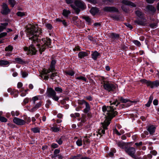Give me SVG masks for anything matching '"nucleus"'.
<instances>
[{"instance_id": "1", "label": "nucleus", "mask_w": 159, "mask_h": 159, "mask_svg": "<svg viewBox=\"0 0 159 159\" xmlns=\"http://www.w3.org/2000/svg\"><path fill=\"white\" fill-rule=\"evenodd\" d=\"M26 30L29 39L33 43H35L38 39V37H39V35L42 33L41 29L38 28L37 25H29Z\"/></svg>"}, {"instance_id": "2", "label": "nucleus", "mask_w": 159, "mask_h": 159, "mask_svg": "<svg viewBox=\"0 0 159 159\" xmlns=\"http://www.w3.org/2000/svg\"><path fill=\"white\" fill-rule=\"evenodd\" d=\"M110 102L111 106H107V109L106 116L109 117L110 119L109 120H111V119L117 115L118 112L114 111L116 109V107L120 104V102L118 101L117 99H114V101L112 103L111 101Z\"/></svg>"}, {"instance_id": "3", "label": "nucleus", "mask_w": 159, "mask_h": 159, "mask_svg": "<svg viewBox=\"0 0 159 159\" xmlns=\"http://www.w3.org/2000/svg\"><path fill=\"white\" fill-rule=\"evenodd\" d=\"M74 3L76 6L73 4H71L70 6L77 14H79L80 11V8L83 9H84L85 8V3L81 0H75L74 2Z\"/></svg>"}, {"instance_id": "4", "label": "nucleus", "mask_w": 159, "mask_h": 159, "mask_svg": "<svg viewBox=\"0 0 159 159\" xmlns=\"http://www.w3.org/2000/svg\"><path fill=\"white\" fill-rule=\"evenodd\" d=\"M40 43L42 44L40 47H39V51L41 54L47 48H51V40L48 38H42L40 41Z\"/></svg>"}, {"instance_id": "5", "label": "nucleus", "mask_w": 159, "mask_h": 159, "mask_svg": "<svg viewBox=\"0 0 159 159\" xmlns=\"http://www.w3.org/2000/svg\"><path fill=\"white\" fill-rule=\"evenodd\" d=\"M140 81L143 84H146L148 87H150L152 89L154 87H157L159 86V80H156L151 81L149 80H147L145 79H142Z\"/></svg>"}, {"instance_id": "6", "label": "nucleus", "mask_w": 159, "mask_h": 159, "mask_svg": "<svg viewBox=\"0 0 159 159\" xmlns=\"http://www.w3.org/2000/svg\"><path fill=\"white\" fill-rule=\"evenodd\" d=\"M47 95L49 98H52L53 100L57 101L59 98L56 95V93L52 88H48L47 91Z\"/></svg>"}, {"instance_id": "7", "label": "nucleus", "mask_w": 159, "mask_h": 159, "mask_svg": "<svg viewBox=\"0 0 159 159\" xmlns=\"http://www.w3.org/2000/svg\"><path fill=\"white\" fill-rule=\"evenodd\" d=\"M104 88L109 92L114 91L116 88L115 84L108 82H105L103 84Z\"/></svg>"}, {"instance_id": "8", "label": "nucleus", "mask_w": 159, "mask_h": 159, "mask_svg": "<svg viewBox=\"0 0 159 159\" xmlns=\"http://www.w3.org/2000/svg\"><path fill=\"white\" fill-rule=\"evenodd\" d=\"M125 152L130 156L134 159H136L134 154L135 152V149L133 147H129L128 145L125 149Z\"/></svg>"}, {"instance_id": "9", "label": "nucleus", "mask_w": 159, "mask_h": 159, "mask_svg": "<svg viewBox=\"0 0 159 159\" xmlns=\"http://www.w3.org/2000/svg\"><path fill=\"white\" fill-rule=\"evenodd\" d=\"M24 50L25 51H27V54H31L32 55H35L37 51L33 44H31L29 47H25L24 48Z\"/></svg>"}, {"instance_id": "10", "label": "nucleus", "mask_w": 159, "mask_h": 159, "mask_svg": "<svg viewBox=\"0 0 159 159\" xmlns=\"http://www.w3.org/2000/svg\"><path fill=\"white\" fill-rule=\"evenodd\" d=\"M2 9L1 13L3 15H6L8 14L11 11L10 10L7 4L3 3L2 6Z\"/></svg>"}, {"instance_id": "11", "label": "nucleus", "mask_w": 159, "mask_h": 159, "mask_svg": "<svg viewBox=\"0 0 159 159\" xmlns=\"http://www.w3.org/2000/svg\"><path fill=\"white\" fill-rule=\"evenodd\" d=\"M110 120H106L103 123H102V126L103 129L102 130H100L99 132V134H104L105 133V129H107V126L110 124Z\"/></svg>"}, {"instance_id": "12", "label": "nucleus", "mask_w": 159, "mask_h": 159, "mask_svg": "<svg viewBox=\"0 0 159 159\" xmlns=\"http://www.w3.org/2000/svg\"><path fill=\"white\" fill-rule=\"evenodd\" d=\"M103 11L106 12H118V9L114 7H106L103 8Z\"/></svg>"}, {"instance_id": "13", "label": "nucleus", "mask_w": 159, "mask_h": 159, "mask_svg": "<svg viewBox=\"0 0 159 159\" xmlns=\"http://www.w3.org/2000/svg\"><path fill=\"white\" fill-rule=\"evenodd\" d=\"M145 10L147 12L154 14L156 10L152 5H148L146 7Z\"/></svg>"}, {"instance_id": "14", "label": "nucleus", "mask_w": 159, "mask_h": 159, "mask_svg": "<svg viewBox=\"0 0 159 159\" xmlns=\"http://www.w3.org/2000/svg\"><path fill=\"white\" fill-rule=\"evenodd\" d=\"M13 121L15 123L19 125H24L26 123L25 121L24 120L16 117L14 118Z\"/></svg>"}, {"instance_id": "15", "label": "nucleus", "mask_w": 159, "mask_h": 159, "mask_svg": "<svg viewBox=\"0 0 159 159\" xmlns=\"http://www.w3.org/2000/svg\"><path fill=\"white\" fill-rule=\"evenodd\" d=\"M116 99H117L118 101L120 103L121 102L122 103H125L128 102V106H129L131 105V103L134 102L129 100L127 99H125L123 97H118V98Z\"/></svg>"}, {"instance_id": "16", "label": "nucleus", "mask_w": 159, "mask_h": 159, "mask_svg": "<svg viewBox=\"0 0 159 159\" xmlns=\"http://www.w3.org/2000/svg\"><path fill=\"white\" fill-rule=\"evenodd\" d=\"M146 21L147 20L145 19H143V20L138 19L134 20V22L139 25L145 26L147 24Z\"/></svg>"}, {"instance_id": "17", "label": "nucleus", "mask_w": 159, "mask_h": 159, "mask_svg": "<svg viewBox=\"0 0 159 159\" xmlns=\"http://www.w3.org/2000/svg\"><path fill=\"white\" fill-rule=\"evenodd\" d=\"M116 144L118 147H120L121 148L124 149H125L128 145L126 143H124L122 141H116Z\"/></svg>"}, {"instance_id": "18", "label": "nucleus", "mask_w": 159, "mask_h": 159, "mask_svg": "<svg viewBox=\"0 0 159 159\" xmlns=\"http://www.w3.org/2000/svg\"><path fill=\"white\" fill-rule=\"evenodd\" d=\"M42 105V102L40 101L37 103L33 108L30 109L29 111L31 112H34L38 108L40 107Z\"/></svg>"}, {"instance_id": "19", "label": "nucleus", "mask_w": 159, "mask_h": 159, "mask_svg": "<svg viewBox=\"0 0 159 159\" xmlns=\"http://www.w3.org/2000/svg\"><path fill=\"white\" fill-rule=\"evenodd\" d=\"M147 130L150 134H153L155 132L156 127L153 125L148 126L147 127Z\"/></svg>"}, {"instance_id": "20", "label": "nucleus", "mask_w": 159, "mask_h": 159, "mask_svg": "<svg viewBox=\"0 0 159 159\" xmlns=\"http://www.w3.org/2000/svg\"><path fill=\"white\" fill-rule=\"evenodd\" d=\"M121 3L124 5L131 6L132 7H135L136 6V5L133 2L126 0H123L121 1Z\"/></svg>"}, {"instance_id": "21", "label": "nucleus", "mask_w": 159, "mask_h": 159, "mask_svg": "<svg viewBox=\"0 0 159 159\" xmlns=\"http://www.w3.org/2000/svg\"><path fill=\"white\" fill-rule=\"evenodd\" d=\"M50 77L52 80H54V81L56 82L57 81V79L59 78V76L57 72H54L50 75Z\"/></svg>"}, {"instance_id": "22", "label": "nucleus", "mask_w": 159, "mask_h": 159, "mask_svg": "<svg viewBox=\"0 0 159 159\" xmlns=\"http://www.w3.org/2000/svg\"><path fill=\"white\" fill-rule=\"evenodd\" d=\"M99 11L98 9L96 7H92L90 10V13L93 15H95L96 14L98 13Z\"/></svg>"}, {"instance_id": "23", "label": "nucleus", "mask_w": 159, "mask_h": 159, "mask_svg": "<svg viewBox=\"0 0 159 159\" xmlns=\"http://www.w3.org/2000/svg\"><path fill=\"white\" fill-rule=\"evenodd\" d=\"M9 64V62L7 60H0V66H8Z\"/></svg>"}, {"instance_id": "24", "label": "nucleus", "mask_w": 159, "mask_h": 159, "mask_svg": "<svg viewBox=\"0 0 159 159\" xmlns=\"http://www.w3.org/2000/svg\"><path fill=\"white\" fill-rule=\"evenodd\" d=\"M88 55V53L85 52H79L78 54V57L81 59L83 58Z\"/></svg>"}, {"instance_id": "25", "label": "nucleus", "mask_w": 159, "mask_h": 159, "mask_svg": "<svg viewBox=\"0 0 159 159\" xmlns=\"http://www.w3.org/2000/svg\"><path fill=\"white\" fill-rule=\"evenodd\" d=\"M85 107L83 110V111L84 113H88L91 110V107L89 104L88 102L85 104Z\"/></svg>"}, {"instance_id": "26", "label": "nucleus", "mask_w": 159, "mask_h": 159, "mask_svg": "<svg viewBox=\"0 0 159 159\" xmlns=\"http://www.w3.org/2000/svg\"><path fill=\"white\" fill-rule=\"evenodd\" d=\"M16 62L19 64H23L25 63V62L20 57H16L15 59Z\"/></svg>"}, {"instance_id": "27", "label": "nucleus", "mask_w": 159, "mask_h": 159, "mask_svg": "<svg viewBox=\"0 0 159 159\" xmlns=\"http://www.w3.org/2000/svg\"><path fill=\"white\" fill-rule=\"evenodd\" d=\"M82 18L88 23V24L90 25L91 24L92 19L88 16H84L82 17Z\"/></svg>"}, {"instance_id": "28", "label": "nucleus", "mask_w": 159, "mask_h": 159, "mask_svg": "<svg viewBox=\"0 0 159 159\" xmlns=\"http://www.w3.org/2000/svg\"><path fill=\"white\" fill-rule=\"evenodd\" d=\"M99 53L96 51H95L92 54V57L94 60H96Z\"/></svg>"}, {"instance_id": "29", "label": "nucleus", "mask_w": 159, "mask_h": 159, "mask_svg": "<svg viewBox=\"0 0 159 159\" xmlns=\"http://www.w3.org/2000/svg\"><path fill=\"white\" fill-rule=\"evenodd\" d=\"M110 36V37L113 39H118L120 36L119 34L115 33L111 34Z\"/></svg>"}, {"instance_id": "30", "label": "nucleus", "mask_w": 159, "mask_h": 159, "mask_svg": "<svg viewBox=\"0 0 159 159\" xmlns=\"http://www.w3.org/2000/svg\"><path fill=\"white\" fill-rule=\"evenodd\" d=\"M153 99V97L151 95L148 100V101L146 104L145 105L146 107H149L150 106L151 104L152 103V101Z\"/></svg>"}, {"instance_id": "31", "label": "nucleus", "mask_w": 159, "mask_h": 159, "mask_svg": "<svg viewBox=\"0 0 159 159\" xmlns=\"http://www.w3.org/2000/svg\"><path fill=\"white\" fill-rule=\"evenodd\" d=\"M65 73L66 75H69L71 76H73L75 74L74 71L71 70L66 71Z\"/></svg>"}, {"instance_id": "32", "label": "nucleus", "mask_w": 159, "mask_h": 159, "mask_svg": "<svg viewBox=\"0 0 159 159\" xmlns=\"http://www.w3.org/2000/svg\"><path fill=\"white\" fill-rule=\"evenodd\" d=\"M70 13V12L69 10H67L66 9H64L63 11L62 15L65 17H67L68 14Z\"/></svg>"}, {"instance_id": "33", "label": "nucleus", "mask_w": 159, "mask_h": 159, "mask_svg": "<svg viewBox=\"0 0 159 159\" xmlns=\"http://www.w3.org/2000/svg\"><path fill=\"white\" fill-rule=\"evenodd\" d=\"M143 13L139 10H137L135 11V14L136 15L141 18L143 16Z\"/></svg>"}, {"instance_id": "34", "label": "nucleus", "mask_w": 159, "mask_h": 159, "mask_svg": "<svg viewBox=\"0 0 159 159\" xmlns=\"http://www.w3.org/2000/svg\"><path fill=\"white\" fill-rule=\"evenodd\" d=\"M31 130L34 133H39L40 132V129L38 127H35L31 129Z\"/></svg>"}, {"instance_id": "35", "label": "nucleus", "mask_w": 159, "mask_h": 159, "mask_svg": "<svg viewBox=\"0 0 159 159\" xmlns=\"http://www.w3.org/2000/svg\"><path fill=\"white\" fill-rule=\"evenodd\" d=\"M9 4L12 7H13L16 3L15 0H9Z\"/></svg>"}, {"instance_id": "36", "label": "nucleus", "mask_w": 159, "mask_h": 159, "mask_svg": "<svg viewBox=\"0 0 159 159\" xmlns=\"http://www.w3.org/2000/svg\"><path fill=\"white\" fill-rule=\"evenodd\" d=\"M60 150L59 149H55L54 152V154L53 157H57V154L60 153Z\"/></svg>"}, {"instance_id": "37", "label": "nucleus", "mask_w": 159, "mask_h": 159, "mask_svg": "<svg viewBox=\"0 0 159 159\" xmlns=\"http://www.w3.org/2000/svg\"><path fill=\"white\" fill-rule=\"evenodd\" d=\"M50 130L54 132H57L60 130V129L58 127H51Z\"/></svg>"}, {"instance_id": "38", "label": "nucleus", "mask_w": 159, "mask_h": 159, "mask_svg": "<svg viewBox=\"0 0 159 159\" xmlns=\"http://www.w3.org/2000/svg\"><path fill=\"white\" fill-rule=\"evenodd\" d=\"M75 79L77 80H81L84 82H86L87 79L86 78L82 76H80L75 78Z\"/></svg>"}, {"instance_id": "39", "label": "nucleus", "mask_w": 159, "mask_h": 159, "mask_svg": "<svg viewBox=\"0 0 159 159\" xmlns=\"http://www.w3.org/2000/svg\"><path fill=\"white\" fill-rule=\"evenodd\" d=\"M121 8L125 12H128L129 11V9L127 7L124 5H122L121 6Z\"/></svg>"}, {"instance_id": "40", "label": "nucleus", "mask_w": 159, "mask_h": 159, "mask_svg": "<svg viewBox=\"0 0 159 159\" xmlns=\"http://www.w3.org/2000/svg\"><path fill=\"white\" fill-rule=\"evenodd\" d=\"M54 90L58 93H61L62 92V89L60 87H55L54 88Z\"/></svg>"}, {"instance_id": "41", "label": "nucleus", "mask_w": 159, "mask_h": 159, "mask_svg": "<svg viewBox=\"0 0 159 159\" xmlns=\"http://www.w3.org/2000/svg\"><path fill=\"white\" fill-rule=\"evenodd\" d=\"M13 49V47L12 46L9 45L5 48V50L6 51H11Z\"/></svg>"}, {"instance_id": "42", "label": "nucleus", "mask_w": 159, "mask_h": 159, "mask_svg": "<svg viewBox=\"0 0 159 159\" xmlns=\"http://www.w3.org/2000/svg\"><path fill=\"white\" fill-rule=\"evenodd\" d=\"M11 114L12 116H18L19 115L20 113L19 111H12L11 112Z\"/></svg>"}, {"instance_id": "43", "label": "nucleus", "mask_w": 159, "mask_h": 159, "mask_svg": "<svg viewBox=\"0 0 159 159\" xmlns=\"http://www.w3.org/2000/svg\"><path fill=\"white\" fill-rule=\"evenodd\" d=\"M133 43L137 46L140 47L141 46V44L139 41L137 40H134L133 41Z\"/></svg>"}, {"instance_id": "44", "label": "nucleus", "mask_w": 159, "mask_h": 159, "mask_svg": "<svg viewBox=\"0 0 159 159\" xmlns=\"http://www.w3.org/2000/svg\"><path fill=\"white\" fill-rule=\"evenodd\" d=\"M21 73L23 78L26 77L28 75V72L26 71H21Z\"/></svg>"}, {"instance_id": "45", "label": "nucleus", "mask_w": 159, "mask_h": 159, "mask_svg": "<svg viewBox=\"0 0 159 159\" xmlns=\"http://www.w3.org/2000/svg\"><path fill=\"white\" fill-rule=\"evenodd\" d=\"M0 121L2 122H6L7 121V119L4 116H0Z\"/></svg>"}, {"instance_id": "46", "label": "nucleus", "mask_w": 159, "mask_h": 159, "mask_svg": "<svg viewBox=\"0 0 159 159\" xmlns=\"http://www.w3.org/2000/svg\"><path fill=\"white\" fill-rule=\"evenodd\" d=\"M51 104V101L49 100L48 99L46 101V103L45 104V107L47 108H48L49 107L50 105Z\"/></svg>"}, {"instance_id": "47", "label": "nucleus", "mask_w": 159, "mask_h": 159, "mask_svg": "<svg viewBox=\"0 0 159 159\" xmlns=\"http://www.w3.org/2000/svg\"><path fill=\"white\" fill-rule=\"evenodd\" d=\"M102 1L107 4H108L109 3H113L114 2V0H102Z\"/></svg>"}, {"instance_id": "48", "label": "nucleus", "mask_w": 159, "mask_h": 159, "mask_svg": "<svg viewBox=\"0 0 159 159\" xmlns=\"http://www.w3.org/2000/svg\"><path fill=\"white\" fill-rule=\"evenodd\" d=\"M76 143L77 145L79 146H81V145H82V142L81 139H78L76 141Z\"/></svg>"}, {"instance_id": "49", "label": "nucleus", "mask_w": 159, "mask_h": 159, "mask_svg": "<svg viewBox=\"0 0 159 159\" xmlns=\"http://www.w3.org/2000/svg\"><path fill=\"white\" fill-rule=\"evenodd\" d=\"M38 100L39 98L38 96H35L33 97L32 98V101L33 104H35V103L36 101Z\"/></svg>"}, {"instance_id": "50", "label": "nucleus", "mask_w": 159, "mask_h": 159, "mask_svg": "<svg viewBox=\"0 0 159 159\" xmlns=\"http://www.w3.org/2000/svg\"><path fill=\"white\" fill-rule=\"evenodd\" d=\"M16 14L18 16L20 17L23 16H25V14L24 12H21L20 11H18L17 13Z\"/></svg>"}, {"instance_id": "51", "label": "nucleus", "mask_w": 159, "mask_h": 159, "mask_svg": "<svg viewBox=\"0 0 159 159\" xmlns=\"http://www.w3.org/2000/svg\"><path fill=\"white\" fill-rule=\"evenodd\" d=\"M42 72L44 74L46 75L50 72V70H49L48 69L47 70L44 69L43 70Z\"/></svg>"}, {"instance_id": "52", "label": "nucleus", "mask_w": 159, "mask_h": 159, "mask_svg": "<svg viewBox=\"0 0 159 159\" xmlns=\"http://www.w3.org/2000/svg\"><path fill=\"white\" fill-rule=\"evenodd\" d=\"M49 70H50V72H53L55 70V66H52L50 65Z\"/></svg>"}, {"instance_id": "53", "label": "nucleus", "mask_w": 159, "mask_h": 159, "mask_svg": "<svg viewBox=\"0 0 159 159\" xmlns=\"http://www.w3.org/2000/svg\"><path fill=\"white\" fill-rule=\"evenodd\" d=\"M56 141L59 145H61L63 141L61 138L57 139Z\"/></svg>"}, {"instance_id": "54", "label": "nucleus", "mask_w": 159, "mask_h": 159, "mask_svg": "<svg viewBox=\"0 0 159 159\" xmlns=\"http://www.w3.org/2000/svg\"><path fill=\"white\" fill-rule=\"evenodd\" d=\"M81 156L80 154H78L76 156L72 157L70 159H79V158Z\"/></svg>"}, {"instance_id": "55", "label": "nucleus", "mask_w": 159, "mask_h": 159, "mask_svg": "<svg viewBox=\"0 0 159 159\" xmlns=\"http://www.w3.org/2000/svg\"><path fill=\"white\" fill-rule=\"evenodd\" d=\"M51 147L52 148H57L58 147V145L57 143H53L52 144Z\"/></svg>"}, {"instance_id": "56", "label": "nucleus", "mask_w": 159, "mask_h": 159, "mask_svg": "<svg viewBox=\"0 0 159 159\" xmlns=\"http://www.w3.org/2000/svg\"><path fill=\"white\" fill-rule=\"evenodd\" d=\"M86 103H88V102L84 100H80L79 102V104L80 105H82L83 104L85 105V104H86Z\"/></svg>"}, {"instance_id": "57", "label": "nucleus", "mask_w": 159, "mask_h": 159, "mask_svg": "<svg viewBox=\"0 0 159 159\" xmlns=\"http://www.w3.org/2000/svg\"><path fill=\"white\" fill-rule=\"evenodd\" d=\"M46 26L47 28V29H48L49 30H50L52 28V25L50 24H49V23L46 24Z\"/></svg>"}, {"instance_id": "58", "label": "nucleus", "mask_w": 159, "mask_h": 159, "mask_svg": "<svg viewBox=\"0 0 159 159\" xmlns=\"http://www.w3.org/2000/svg\"><path fill=\"white\" fill-rule=\"evenodd\" d=\"M84 98L89 101H91L93 100L92 97L90 96L85 97H84Z\"/></svg>"}, {"instance_id": "59", "label": "nucleus", "mask_w": 159, "mask_h": 159, "mask_svg": "<svg viewBox=\"0 0 159 159\" xmlns=\"http://www.w3.org/2000/svg\"><path fill=\"white\" fill-rule=\"evenodd\" d=\"M107 106H103L102 107V110L104 113H106L107 112Z\"/></svg>"}, {"instance_id": "60", "label": "nucleus", "mask_w": 159, "mask_h": 159, "mask_svg": "<svg viewBox=\"0 0 159 159\" xmlns=\"http://www.w3.org/2000/svg\"><path fill=\"white\" fill-rule=\"evenodd\" d=\"M157 25V24L156 23H151L149 25V26L152 28H154Z\"/></svg>"}, {"instance_id": "61", "label": "nucleus", "mask_w": 159, "mask_h": 159, "mask_svg": "<svg viewBox=\"0 0 159 159\" xmlns=\"http://www.w3.org/2000/svg\"><path fill=\"white\" fill-rule=\"evenodd\" d=\"M7 34L6 32H3L0 34V39L5 37Z\"/></svg>"}, {"instance_id": "62", "label": "nucleus", "mask_w": 159, "mask_h": 159, "mask_svg": "<svg viewBox=\"0 0 159 159\" xmlns=\"http://www.w3.org/2000/svg\"><path fill=\"white\" fill-rule=\"evenodd\" d=\"M111 17L113 19V20H118L119 19L118 17L116 15L111 16Z\"/></svg>"}, {"instance_id": "63", "label": "nucleus", "mask_w": 159, "mask_h": 159, "mask_svg": "<svg viewBox=\"0 0 159 159\" xmlns=\"http://www.w3.org/2000/svg\"><path fill=\"white\" fill-rule=\"evenodd\" d=\"M124 24L125 25H126L128 27L130 28V29H132L133 28V27L132 26V25H131L130 24H129V23H125Z\"/></svg>"}, {"instance_id": "64", "label": "nucleus", "mask_w": 159, "mask_h": 159, "mask_svg": "<svg viewBox=\"0 0 159 159\" xmlns=\"http://www.w3.org/2000/svg\"><path fill=\"white\" fill-rule=\"evenodd\" d=\"M29 102V98H26L24 99L23 101L25 105L27 103Z\"/></svg>"}]
</instances>
